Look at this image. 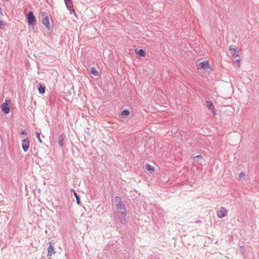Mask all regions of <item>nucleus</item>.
<instances>
[{"mask_svg":"<svg viewBox=\"0 0 259 259\" xmlns=\"http://www.w3.org/2000/svg\"><path fill=\"white\" fill-rule=\"evenodd\" d=\"M11 105V99L9 98H7L5 102L1 105L2 112L5 114H8L10 112V107Z\"/></svg>","mask_w":259,"mask_h":259,"instance_id":"1","label":"nucleus"},{"mask_svg":"<svg viewBox=\"0 0 259 259\" xmlns=\"http://www.w3.org/2000/svg\"><path fill=\"white\" fill-rule=\"evenodd\" d=\"M26 18L27 19L29 25L34 26L35 25L36 23V19L33 15V13L32 12H29V13L27 15Z\"/></svg>","mask_w":259,"mask_h":259,"instance_id":"2","label":"nucleus"},{"mask_svg":"<svg viewBox=\"0 0 259 259\" xmlns=\"http://www.w3.org/2000/svg\"><path fill=\"white\" fill-rule=\"evenodd\" d=\"M197 67L200 70H207L208 69H212L210 68V65L209 64V62L208 60L203 61L197 64Z\"/></svg>","mask_w":259,"mask_h":259,"instance_id":"3","label":"nucleus"},{"mask_svg":"<svg viewBox=\"0 0 259 259\" xmlns=\"http://www.w3.org/2000/svg\"><path fill=\"white\" fill-rule=\"evenodd\" d=\"M116 209L118 212L121 214V217L124 218L126 215V210L124 203H122L116 205Z\"/></svg>","mask_w":259,"mask_h":259,"instance_id":"4","label":"nucleus"},{"mask_svg":"<svg viewBox=\"0 0 259 259\" xmlns=\"http://www.w3.org/2000/svg\"><path fill=\"white\" fill-rule=\"evenodd\" d=\"M30 145V139L29 138H27L22 141V147L23 151L26 152H27L29 148Z\"/></svg>","mask_w":259,"mask_h":259,"instance_id":"5","label":"nucleus"},{"mask_svg":"<svg viewBox=\"0 0 259 259\" xmlns=\"http://www.w3.org/2000/svg\"><path fill=\"white\" fill-rule=\"evenodd\" d=\"M228 210L224 207H222L217 211V215L219 218H222L227 215Z\"/></svg>","mask_w":259,"mask_h":259,"instance_id":"6","label":"nucleus"},{"mask_svg":"<svg viewBox=\"0 0 259 259\" xmlns=\"http://www.w3.org/2000/svg\"><path fill=\"white\" fill-rule=\"evenodd\" d=\"M42 23L48 30L50 29V24L49 16L46 14L42 15Z\"/></svg>","mask_w":259,"mask_h":259,"instance_id":"7","label":"nucleus"},{"mask_svg":"<svg viewBox=\"0 0 259 259\" xmlns=\"http://www.w3.org/2000/svg\"><path fill=\"white\" fill-rule=\"evenodd\" d=\"M205 105L209 110L212 111L213 115L216 114V111L214 109V105L211 102L206 101L205 103Z\"/></svg>","mask_w":259,"mask_h":259,"instance_id":"8","label":"nucleus"},{"mask_svg":"<svg viewBox=\"0 0 259 259\" xmlns=\"http://www.w3.org/2000/svg\"><path fill=\"white\" fill-rule=\"evenodd\" d=\"M55 253V251L52 244L51 242H50V245L48 248V256H52Z\"/></svg>","mask_w":259,"mask_h":259,"instance_id":"9","label":"nucleus"},{"mask_svg":"<svg viewBox=\"0 0 259 259\" xmlns=\"http://www.w3.org/2000/svg\"><path fill=\"white\" fill-rule=\"evenodd\" d=\"M135 53L141 57H144L146 56V52L143 49L136 50Z\"/></svg>","mask_w":259,"mask_h":259,"instance_id":"10","label":"nucleus"},{"mask_svg":"<svg viewBox=\"0 0 259 259\" xmlns=\"http://www.w3.org/2000/svg\"><path fill=\"white\" fill-rule=\"evenodd\" d=\"M145 167L146 170L148 171L150 173H153L155 171L154 167L149 164H146Z\"/></svg>","mask_w":259,"mask_h":259,"instance_id":"11","label":"nucleus"},{"mask_svg":"<svg viewBox=\"0 0 259 259\" xmlns=\"http://www.w3.org/2000/svg\"><path fill=\"white\" fill-rule=\"evenodd\" d=\"M230 53L234 56H236L238 57L239 56L238 52L236 50L235 48H230Z\"/></svg>","mask_w":259,"mask_h":259,"instance_id":"12","label":"nucleus"},{"mask_svg":"<svg viewBox=\"0 0 259 259\" xmlns=\"http://www.w3.org/2000/svg\"><path fill=\"white\" fill-rule=\"evenodd\" d=\"M38 90L40 94H44L46 91V88L44 86H42L41 84H39L38 85Z\"/></svg>","mask_w":259,"mask_h":259,"instance_id":"13","label":"nucleus"},{"mask_svg":"<svg viewBox=\"0 0 259 259\" xmlns=\"http://www.w3.org/2000/svg\"><path fill=\"white\" fill-rule=\"evenodd\" d=\"M114 203L116 205H117L123 203V202L120 197L116 196L114 198Z\"/></svg>","mask_w":259,"mask_h":259,"instance_id":"14","label":"nucleus"},{"mask_svg":"<svg viewBox=\"0 0 259 259\" xmlns=\"http://www.w3.org/2000/svg\"><path fill=\"white\" fill-rule=\"evenodd\" d=\"M233 63L235 66L237 68H239L240 66V60L238 58L233 60Z\"/></svg>","mask_w":259,"mask_h":259,"instance_id":"15","label":"nucleus"},{"mask_svg":"<svg viewBox=\"0 0 259 259\" xmlns=\"http://www.w3.org/2000/svg\"><path fill=\"white\" fill-rule=\"evenodd\" d=\"M71 0H64V2L65 3V4L66 5V7L68 9H70L71 7H73V5L72 4V2H70Z\"/></svg>","mask_w":259,"mask_h":259,"instance_id":"16","label":"nucleus"},{"mask_svg":"<svg viewBox=\"0 0 259 259\" xmlns=\"http://www.w3.org/2000/svg\"><path fill=\"white\" fill-rule=\"evenodd\" d=\"M90 73L95 76H97L98 75V71L94 67H92L91 68Z\"/></svg>","mask_w":259,"mask_h":259,"instance_id":"17","label":"nucleus"},{"mask_svg":"<svg viewBox=\"0 0 259 259\" xmlns=\"http://www.w3.org/2000/svg\"><path fill=\"white\" fill-rule=\"evenodd\" d=\"M64 140V137L63 136H61L60 137V139L58 141L59 144L60 145L61 147L63 146Z\"/></svg>","mask_w":259,"mask_h":259,"instance_id":"18","label":"nucleus"},{"mask_svg":"<svg viewBox=\"0 0 259 259\" xmlns=\"http://www.w3.org/2000/svg\"><path fill=\"white\" fill-rule=\"evenodd\" d=\"M245 177V174L244 172H241L239 174L238 179L239 180L242 181L244 179Z\"/></svg>","mask_w":259,"mask_h":259,"instance_id":"19","label":"nucleus"},{"mask_svg":"<svg viewBox=\"0 0 259 259\" xmlns=\"http://www.w3.org/2000/svg\"><path fill=\"white\" fill-rule=\"evenodd\" d=\"M130 114V112L128 110H124L121 112V115L122 116H128Z\"/></svg>","mask_w":259,"mask_h":259,"instance_id":"20","label":"nucleus"},{"mask_svg":"<svg viewBox=\"0 0 259 259\" xmlns=\"http://www.w3.org/2000/svg\"><path fill=\"white\" fill-rule=\"evenodd\" d=\"M74 195L76 199V201H77V204H79V203H80V199H79V197H78V196L77 195V193H76V192H74Z\"/></svg>","mask_w":259,"mask_h":259,"instance_id":"21","label":"nucleus"},{"mask_svg":"<svg viewBox=\"0 0 259 259\" xmlns=\"http://www.w3.org/2000/svg\"><path fill=\"white\" fill-rule=\"evenodd\" d=\"M36 136H37V139H38V141H39L40 143H41V142H42V140H41V139H40V134H39V133H36Z\"/></svg>","mask_w":259,"mask_h":259,"instance_id":"22","label":"nucleus"},{"mask_svg":"<svg viewBox=\"0 0 259 259\" xmlns=\"http://www.w3.org/2000/svg\"><path fill=\"white\" fill-rule=\"evenodd\" d=\"M194 158H198V159L201 160V159H202V157L200 155H197V156H196L195 157H194Z\"/></svg>","mask_w":259,"mask_h":259,"instance_id":"23","label":"nucleus"},{"mask_svg":"<svg viewBox=\"0 0 259 259\" xmlns=\"http://www.w3.org/2000/svg\"><path fill=\"white\" fill-rule=\"evenodd\" d=\"M20 134V135H26L27 134V133L25 131L21 132Z\"/></svg>","mask_w":259,"mask_h":259,"instance_id":"24","label":"nucleus"},{"mask_svg":"<svg viewBox=\"0 0 259 259\" xmlns=\"http://www.w3.org/2000/svg\"><path fill=\"white\" fill-rule=\"evenodd\" d=\"M70 13H74V14L75 15V10L74 9H72L70 11Z\"/></svg>","mask_w":259,"mask_h":259,"instance_id":"25","label":"nucleus"},{"mask_svg":"<svg viewBox=\"0 0 259 259\" xmlns=\"http://www.w3.org/2000/svg\"><path fill=\"white\" fill-rule=\"evenodd\" d=\"M5 24H4V21H0V26H2V25H4Z\"/></svg>","mask_w":259,"mask_h":259,"instance_id":"26","label":"nucleus"},{"mask_svg":"<svg viewBox=\"0 0 259 259\" xmlns=\"http://www.w3.org/2000/svg\"><path fill=\"white\" fill-rule=\"evenodd\" d=\"M0 14H1L2 15H3V13H2V9H1V8H0Z\"/></svg>","mask_w":259,"mask_h":259,"instance_id":"27","label":"nucleus"},{"mask_svg":"<svg viewBox=\"0 0 259 259\" xmlns=\"http://www.w3.org/2000/svg\"><path fill=\"white\" fill-rule=\"evenodd\" d=\"M71 191L72 192H75V190H74V189H71Z\"/></svg>","mask_w":259,"mask_h":259,"instance_id":"28","label":"nucleus"}]
</instances>
